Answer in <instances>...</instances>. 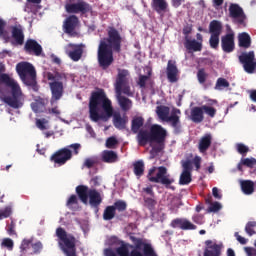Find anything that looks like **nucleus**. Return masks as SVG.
<instances>
[{"instance_id":"1","label":"nucleus","mask_w":256,"mask_h":256,"mask_svg":"<svg viewBox=\"0 0 256 256\" xmlns=\"http://www.w3.org/2000/svg\"><path fill=\"white\" fill-rule=\"evenodd\" d=\"M89 113L91 121H109L113 117V125L116 129L123 130L127 127V117H122L121 113L114 112L113 104L105 94L104 90L94 91L89 101Z\"/></svg>"},{"instance_id":"2","label":"nucleus","mask_w":256,"mask_h":256,"mask_svg":"<svg viewBox=\"0 0 256 256\" xmlns=\"http://www.w3.org/2000/svg\"><path fill=\"white\" fill-rule=\"evenodd\" d=\"M123 39L119 31L113 27L108 30V37L100 40L97 52L98 65L106 71V69L113 65L115 58L113 57V51L115 53H121V43Z\"/></svg>"},{"instance_id":"3","label":"nucleus","mask_w":256,"mask_h":256,"mask_svg":"<svg viewBox=\"0 0 256 256\" xmlns=\"http://www.w3.org/2000/svg\"><path fill=\"white\" fill-rule=\"evenodd\" d=\"M1 73H5V64L3 63H0V83L9 87L12 95L4 97V103L9 105V107H12V109H21V107H23V101H25L21 86H19V83L15 81V79L11 78L9 74Z\"/></svg>"},{"instance_id":"4","label":"nucleus","mask_w":256,"mask_h":256,"mask_svg":"<svg viewBox=\"0 0 256 256\" xmlns=\"http://www.w3.org/2000/svg\"><path fill=\"white\" fill-rule=\"evenodd\" d=\"M46 78L49 80L48 85L51 91L50 103L53 105L62 99L69 75L64 72H47Z\"/></svg>"},{"instance_id":"5","label":"nucleus","mask_w":256,"mask_h":256,"mask_svg":"<svg viewBox=\"0 0 256 256\" xmlns=\"http://www.w3.org/2000/svg\"><path fill=\"white\" fill-rule=\"evenodd\" d=\"M76 194L81 203L84 205L89 203L90 207L95 209L96 213H99V206L103 203V198L97 189H89V186L78 185L76 187Z\"/></svg>"},{"instance_id":"6","label":"nucleus","mask_w":256,"mask_h":256,"mask_svg":"<svg viewBox=\"0 0 256 256\" xmlns=\"http://www.w3.org/2000/svg\"><path fill=\"white\" fill-rule=\"evenodd\" d=\"M16 72L24 85L31 87L35 92L39 91V85H37V71L33 64L20 62L16 65Z\"/></svg>"},{"instance_id":"7","label":"nucleus","mask_w":256,"mask_h":256,"mask_svg":"<svg viewBox=\"0 0 256 256\" xmlns=\"http://www.w3.org/2000/svg\"><path fill=\"white\" fill-rule=\"evenodd\" d=\"M59 247L66 256H77L76 239L73 234H67L65 229L58 227L56 229Z\"/></svg>"},{"instance_id":"8","label":"nucleus","mask_w":256,"mask_h":256,"mask_svg":"<svg viewBox=\"0 0 256 256\" xmlns=\"http://www.w3.org/2000/svg\"><path fill=\"white\" fill-rule=\"evenodd\" d=\"M155 171H157V173L153 176ZM147 179L150 183H160V185H164L166 189H171V185L175 183V179L167 172V167L165 166L151 168L148 172Z\"/></svg>"},{"instance_id":"9","label":"nucleus","mask_w":256,"mask_h":256,"mask_svg":"<svg viewBox=\"0 0 256 256\" xmlns=\"http://www.w3.org/2000/svg\"><path fill=\"white\" fill-rule=\"evenodd\" d=\"M150 135L152 143H156L152 147L154 153H161L165 149V139H167V130L159 124H153L150 127Z\"/></svg>"},{"instance_id":"10","label":"nucleus","mask_w":256,"mask_h":256,"mask_svg":"<svg viewBox=\"0 0 256 256\" xmlns=\"http://www.w3.org/2000/svg\"><path fill=\"white\" fill-rule=\"evenodd\" d=\"M130 241L135 245V249L132 250L131 256H157L153 245L147 243V240L130 236Z\"/></svg>"},{"instance_id":"11","label":"nucleus","mask_w":256,"mask_h":256,"mask_svg":"<svg viewBox=\"0 0 256 256\" xmlns=\"http://www.w3.org/2000/svg\"><path fill=\"white\" fill-rule=\"evenodd\" d=\"M239 62L243 65V69L246 73L253 74L256 70V58L255 51L242 52L238 57Z\"/></svg>"},{"instance_id":"12","label":"nucleus","mask_w":256,"mask_h":256,"mask_svg":"<svg viewBox=\"0 0 256 256\" xmlns=\"http://www.w3.org/2000/svg\"><path fill=\"white\" fill-rule=\"evenodd\" d=\"M229 17L233 19V23L239 25V27H246L247 15H245V11L243 8L239 6V4H230L229 6Z\"/></svg>"},{"instance_id":"13","label":"nucleus","mask_w":256,"mask_h":256,"mask_svg":"<svg viewBox=\"0 0 256 256\" xmlns=\"http://www.w3.org/2000/svg\"><path fill=\"white\" fill-rule=\"evenodd\" d=\"M72 157L73 152L69 148H62L52 154L50 161L56 163V165H65L67 161H71Z\"/></svg>"},{"instance_id":"14","label":"nucleus","mask_w":256,"mask_h":256,"mask_svg":"<svg viewBox=\"0 0 256 256\" xmlns=\"http://www.w3.org/2000/svg\"><path fill=\"white\" fill-rule=\"evenodd\" d=\"M221 49L223 53L235 51V32L229 28V32L221 37Z\"/></svg>"},{"instance_id":"15","label":"nucleus","mask_w":256,"mask_h":256,"mask_svg":"<svg viewBox=\"0 0 256 256\" xmlns=\"http://www.w3.org/2000/svg\"><path fill=\"white\" fill-rule=\"evenodd\" d=\"M65 9L70 14L77 15L78 13H81L82 15H85L91 11V5L83 0H78L77 3L66 4Z\"/></svg>"},{"instance_id":"16","label":"nucleus","mask_w":256,"mask_h":256,"mask_svg":"<svg viewBox=\"0 0 256 256\" xmlns=\"http://www.w3.org/2000/svg\"><path fill=\"white\" fill-rule=\"evenodd\" d=\"M170 227L172 229H181L182 231H195L197 230V225L193 224L187 218H175L171 221Z\"/></svg>"},{"instance_id":"17","label":"nucleus","mask_w":256,"mask_h":256,"mask_svg":"<svg viewBox=\"0 0 256 256\" xmlns=\"http://www.w3.org/2000/svg\"><path fill=\"white\" fill-rule=\"evenodd\" d=\"M205 248L203 256H221L223 251V244H217L213 240H206L204 242Z\"/></svg>"},{"instance_id":"18","label":"nucleus","mask_w":256,"mask_h":256,"mask_svg":"<svg viewBox=\"0 0 256 256\" xmlns=\"http://www.w3.org/2000/svg\"><path fill=\"white\" fill-rule=\"evenodd\" d=\"M24 51L28 53V55H35L36 57H41L43 54V47L37 40L28 39L24 45Z\"/></svg>"},{"instance_id":"19","label":"nucleus","mask_w":256,"mask_h":256,"mask_svg":"<svg viewBox=\"0 0 256 256\" xmlns=\"http://www.w3.org/2000/svg\"><path fill=\"white\" fill-rule=\"evenodd\" d=\"M83 44H68V48L66 50V55L72 60V61H81V57H83Z\"/></svg>"},{"instance_id":"20","label":"nucleus","mask_w":256,"mask_h":256,"mask_svg":"<svg viewBox=\"0 0 256 256\" xmlns=\"http://www.w3.org/2000/svg\"><path fill=\"white\" fill-rule=\"evenodd\" d=\"M79 25V17L75 15H70L67 17L63 23V29L64 32L67 35H73L75 33V30L77 29V26Z\"/></svg>"},{"instance_id":"21","label":"nucleus","mask_w":256,"mask_h":256,"mask_svg":"<svg viewBox=\"0 0 256 256\" xmlns=\"http://www.w3.org/2000/svg\"><path fill=\"white\" fill-rule=\"evenodd\" d=\"M167 73V79L170 83H177L178 78L177 75H179V69H177V65L175 64V61L169 60L166 68Z\"/></svg>"},{"instance_id":"22","label":"nucleus","mask_w":256,"mask_h":256,"mask_svg":"<svg viewBox=\"0 0 256 256\" xmlns=\"http://www.w3.org/2000/svg\"><path fill=\"white\" fill-rule=\"evenodd\" d=\"M178 115H181V110L176 109L166 120L167 123H171V127H173L175 133H179L181 131V120Z\"/></svg>"},{"instance_id":"23","label":"nucleus","mask_w":256,"mask_h":256,"mask_svg":"<svg viewBox=\"0 0 256 256\" xmlns=\"http://www.w3.org/2000/svg\"><path fill=\"white\" fill-rule=\"evenodd\" d=\"M127 75H129V72L127 70L119 71L115 82L116 93H121V91H123V85H127Z\"/></svg>"},{"instance_id":"24","label":"nucleus","mask_w":256,"mask_h":256,"mask_svg":"<svg viewBox=\"0 0 256 256\" xmlns=\"http://www.w3.org/2000/svg\"><path fill=\"white\" fill-rule=\"evenodd\" d=\"M189 119L192 120L193 123H203L205 115L202 106L193 107L190 111Z\"/></svg>"},{"instance_id":"25","label":"nucleus","mask_w":256,"mask_h":256,"mask_svg":"<svg viewBox=\"0 0 256 256\" xmlns=\"http://www.w3.org/2000/svg\"><path fill=\"white\" fill-rule=\"evenodd\" d=\"M184 47L191 53L193 51L194 53H197V51L203 50V43L193 39H189V37H185Z\"/></svg>"},{"instance_id":"26","label":"nucleus","mask_w":256,"mask_h":256,"mask_svg":"<svg viewBox=\"0 0 256 256\" xmlns=\"http://www.w3.org/2000/svg\"><path fill=\"white\" fill-rule=\"evenodd\" d=\"M116 97L119 107L122 109V111H131L133 107V101L131 99L121 95V92H116Z\"/></svg>"},{"instance_id":"27","label":"nucleus","mask_w":256,"mask_h":256,"mask_svg":"<svg viewBox=\"0 0 256 256\" xmlns=\"http://www.w3.org/2000/svg\"><path fill=\"white\" fill-rule=\"evenodd\" d=\"M136 139L140 147H145V145H147L148 143H153V140L151 139V130L150 131L140 130L137 133Z\"/></svg>"},{"instance_id":"28","label":"nucleus","mask_w":256,"mask_h":256,"mask_svg":"<svg viewBox=\"0 0 256 256\" xmlns=\"http://www.w3.org/2000/svg\"><path fill=\"white\" fill-rule=\"evenodd\" d=\"M212 142H213V136L211 134L208 133L202 136L198 144V149L200 153H207V151L209 150V147H211Z\"/></svg>"},{"instance_id":"29","label":"nucleus","mask_w":256,"mask_h":256,"mask_svg":"<svg viewBox=\"0 0 256 256\" xmlns=\"http://www.w3.org/2000/svg\"><path fill=\"white\" fill-rule=\"evenodd\" d=\"M101 161L103 163H117L119 155L113 150H104L101 153Z\"/></svg>"},{"instance_id":"30","label":"nucleus","mask_w":256,"mask_h":256,"mask_svg":"<svg viewBox=\"0 0 256 256\" xmlns=\"http://www.w3.org/2000/svg\"><path fill=\"white\" fill-rule=\"evenodd\" d=\"M152 9L161 15V13H167L169 11V4L166 0H152Z\"/></svg>"},{"instance_id":"31","label":"nucleus","mask_w":256,"mask_h":256,"mask_svg":"<svg viewBox=\"0 0 256 256\" xmlns=\"http://www.w3.org/2000/svg\"><path fill=\"white\" fill-rule=\"evenodd\" d=\"M134 245V246H133ZM133 245L129 243L122 242V244L116 248V253L119 256H131L135 249V243L133 242Z\"/></svg>"},{"instance_id":"32","label":"nucleus","mask_w":256,"mask_h":256,"mask_svg":"<svg viewBox=\"0 0 256 256\" xmlns=\"http://www.w3.org/2000/svg\"><path fill=\"white\" fill-rule=\"evenodd\" d=\"M47 106V99L38 97L34 102L30 104V107L34 113H43Z\"/></svg>"},{"instance_id":"33","label":"nucleus","mask_w":256,"mask_h":256,"mask_svg":"<svg viewBox=\"0 0 256 256\" xmlns=\"http://www.w3.org/2000/svg\"><path fill=\"white\" fill-rule=\"evenodd\" d=\"M240 187L244 195H253L255 193V182L252 180H241Z\"/></svg>"},{"instance_id":"34","label":"nucleus","mask_w":256,"mask_h":256,"mask_svg":"<svg viewBox=\"0 0 256 256\" xmlns=\"http://www.w3.org/2000/svg\"><path fill=\"white\" fill-rule=\"evenodd\" d=\"M12 37L14 38L16 45H23V43H25V34L21 27H12Z\"/></svg>"},{"instance_id":"35","label":"nucleus","mask_w":256,"mask_h":256,"mask_svg":"<svg viewBox=\"0 0 256 256\" xmlns=\"http://www.w3.org/2000/svg\"><path fill=\"white\" fill-rule=\"evenodd\" d=\"M238 46L242 49L251 47V36L247 32H242L238 35Z\"/></svg>"},{"instance_id":"36","label":"nucleus","mask_w":256,"mask_h":256,"mask_svg":"<svg viewBox=\"0 0 256 256\" xmlns=\"http://www.w3.org/2000/svg\"><path fill=\"white\" fill-rule=\"evenodd\" d=\"M145 125V118L142 116H135L131 121V131L134 134L139 133L141 131V127Z\"/></svg>"},{"instance_id":"37","label":"nucleus","mask_w":256,"mask_h":256,"mask_svg":"<svg viewBox=\"0 0 256 256\" xmlns=\"http://www.w3.org/2000/svg\"><path fill=\"white\" fill-rule=\"evenodd\" d=\"M209 31L211 35H221L223 25L218 20H212L209 25Z\"/></svg>"},{"instance_id":"38","label":"nucleus","mask_w":256,"mask_h":256,"mask_svg":"<svg viewBox=\"0 0 256 256\" xmlns=\"http://www.w3.org/2000/svg\"><path fill=\"white\" fill-rule=\"evenodd\" d=\"M7 23L5 20L0 19V39H3L4 43H9L11 41V36L9 35V31L5 29Z\"/></svg>"},{"instance_id":"39","label":"nucleus","mask_w":256,"mask_h":256,"mask_svg":"<svg viewBox=\"0 0 256 256\" xmlns=\"http://www.w3.org/2000/svg\"><path fill=\"white\" fill-rule=\"evenodd\" d=\"M169 112H170V109L168 106L160 105L156 107V113L159 119H161L162 121H167V119L170 117Z\"/></svg>"},{"instance_id":"40","label":"nucleus","mask_w":256,"mask_h":256,"mask_svg":"<svg viewBox=\"0 0 256 256\" xmlns=\"http://www.w3.org/2000/svg\"><path fill=\"white\" fill-rule=\"evenodd\" d=\"M116 210H115V207L112 206H107L105 209H104V212H103V219L104 221H111L112 219H115V215H116Z\"/></svg>"},{"instance_id":"41","label":"nucleus","mask_w":256,"mask_h":256,"mask_svg":"<svg viewBox=\"0 0 256 256\" xmlns=\"http://www.w3.org/2000/svg\"><path fill=\"white\" fill-rule=\"evenodd\" d=\"M133 167L136 177H142V175L145 173V163H143L142 160H138L134 162Z\"/></svg>"},{"instance_id":"42","label":"nucleus","mask_w":256,"mask_h":256,"mask_svg":"<svg viewBox=\"0 0 256 256\" xmlns=\"http://www.w3.org/2000/svg\"><path fill=\"white\" fill-rule=\"evenodd\" d=\"M112 206L114 207L115 211H118V213L127 211V202L124 200H117Z\"/></svg>"},{"instance_id":"43","label":"nucleus","mask_w":256,"mask_h":256,"mask_svg":"<svg viewBox=\"0 0 256 256\" xmlns=\"http://www.w3.org/2000/svg\"><path fill=\"white\" fill-rule=\"evenodd\" d=\"M144 203H145V207H147V209H149L150 211H153V209H155V206L157 205V200L155 199V197H147L144 196Z\"/></svg>"},{"instance_id":"44","label":"nucleus","mask_w":256,"mask_h":256,"mask_svg":"<svg viewBox=\"0 0 256 256\" xmlns=\"http://www.w3.org/2000/svg\"><path fill=\"white\" fill-rule=\"evenodd\" d=\"M193 179L191 178V172H182L180 175V185H189Z\"/></svg>"},{"instance_id":"45","label":"nucleus","mask_w":256,"mask_h":256,"mask_svg":"<svg viewBox=\"0 0 256 256\" xmlns=\"http://www.w3.org/2000/svg\"><path fill=\"white\" fill-rule=\"evenodd\" d=\"M202 107V112H204L205 115H208L211 119L217 115V108L213 106H201Z\"/></svg>"},{"instance_id":"46","label":"nucleus","mask_w":256,"mask_h":256,"mask_svg":"<svg viewBox=\"0 0 256 256\" xmlns=\"http://www.w3.org/2000/svg\"><path fill=\"white\" fill-rule=\"evenodd\" d=\"M256 222L255 221H249L245 226V231L249 237H253V235H256L255 231Z\"/></svg>"},{"instance_id":"47","label":"nucleus","mask_w":256,"mask_h":256,"mask_svg":"<svg viewBox=\"0 0 256 256\" xmlns=\"http://www.w3.org/2000/svg\"><path fill=\"white\" fill-rule=\"evenodd\" d=\"M220 36L221 35H219V34H211L210 39H209L211 49H219V37Z\"/></svg>"},{"instance_id":"48","label":"nucleus","mask_w":256,"mask_h":256,"mask_svg":"<svg viewBox=\"0 0 256 256\" xmlns=\"http://www.w3.org/2000/svg\"><path fill=\"white\" fill-rule=\"evenodd\" d=\"M151 78V71L148 72V75H140L138 80V85L141 89H145L147 81Z\"/></svg>"},{"instance_id":"49","label":"nucleus","mask_w":256,"mask_h":256,"mask_svg":"<svg viewBox=\"0 0 256 256\" xmlns=\"http://www.w3.org/2000/svg\"><path fill=\"white\" fill-rule=\"evenodd\" d=\"M105 145L107 149H115V147L119 145V141L117 140V138H115V136H111L107 138Z\"/></svg>"},{"instance_id":"50","label":"nucleus","mask_w":256,"mask_h":256,"mask_svg":"<svg viewBox=\"0 0 256 256\" xmlns=\"http://www.w3.org/2000/svg\"><path fill=\"white\" fill-rule=\"evenodd\" d=\"M1 247H5L8 251H13V247H15V243L11 238H4L1 242Z\"/></svg>"},{"instance_id":"51","label":"nucleus","mask_w":256,"mask_h":256,"mask_svg":"<svg viewBox=\"0 0 256 256\" xmlns=\"http://www.w3.org/2000/svg\"><path fill=\"white\" fill-rule=\"evenodd\" d=\"M207 77H209V74H207L203 68L198 70L197 79L201 85L207 81Z\"/></svg>"},{"instance_id":"52","label":"nucleus","mask_w":256,"mask_h":256,"mask_svg":"<svg viewBox=\"0 0 256 256\" xmlns=\"http://www.w3.org/2000/svg\"><path fill=\"white\" fill-rule=\"evenodd\" d=\"M241 163L245 167H249L250 169H253L254 166L256 165V159L255 158H244V159H241Z\"/></svg>"},{"instance_id":"53","label":"nucleus","mask_w":256,"mask_h":256,"mask_svg":"<svg viewBox=\"0 0 256 256\" xmlns=\"http://www.w3.org/2000/svg\"><path fill=\"white\" fill-rule=\"evenodd\" d=\"M236 149L240 155H247V153H249V147L243 143H238Z\"/></svg>"},{"instance_id":"54","label":"nucleus","mask_w":256,"mask_h":256,"mask_svg":"<svg viewBox=\"0 0 256 256\" xmlns=\"http://www.w3.org/2000/svg\"><path fill=\"white\" fill-rule=\"evenodd\" d=\"M183 171L182 173H191L193 171V164L191 160H186L182 163Z\"/></svg>"},{"instance_id":"55","label":"nucleus","mask_w":256,"mask_h":256,"mask_svg":"<svg viewBox=\"0 0 256 256\" xmlns=\"http://www.w3.org/2000/svg\"><path fill=\"white\" fill-rule=\"evenodd\" d=\"M72 205H79V198L75 194H72L66 202L67 207H72Z\"/></svg>"},{"instance_id":"56","label":"nucleus","mask_w":256,"mask_h":256,"mask_svg":"<svg viewBox=\"0 0 256 256\" xmlns=\"http://www.w3.org/2000/svg\"><path fill=\"white\" fill-rule=\"evenodd\" d=\"M221 87H229V81H227V79L225 78H218L215 89H221Z\"/></svg>"},{"instance_id":"57","label":"nucleus","mask_w":256,"mask_h":256,"mask_svg":"<svg viewBox=\"0 0 256 256\" xmlns=\"http://www.w3.org/2000/svg\"><path fill=\"white\" fill-rule=\"evenodd\" d=\"M221 207V203L213 202L208 208V213H217V211H221Z\"/></svg>"},{"instance_id":"58","label":"nucleus","mask_w":256,"mask_h":256,"mask_svg":"<svg viewBox=\"0 0 256 256\" xmlns=\"http://www.w3.org/2000/svg\"><path fill=\"white\" fill-rule=\"evenodd\" d=\"M31 247L33 249L34 255H39V253H41L43 250V244L39 241L31 244Z\"/></svg>"},{"instance_id":"59","label":"nucleus","mask_w":256,"mask_h":256,"mask_svg":"<svg viewBox=\"0 0 256 256\" xmlns=\"http://www.w3.org/2000/svg\"><path fill=\"white\" fill-rule=\"evenodd\" d=\"M193 223H196V225H203L205 223L204 217L201 214H194L192 216Z\"/></svg>"},{"instance_id":"60","label":"nucleus","mask_w":256,"mask_h":256,"mask_svg":"<svg viewBox=\"0 0 256 256\" xmlns=\"http://www.w3.org/2000/svg\"><path fill=\"white\" fill-rule=\"evenodd\" d=\"M11 213H13L11 210V207H6L4 210H1L0 211V220L7 219V217H11Z\"/></svg>"},{"instance_id":"61","label":"nucleus","mask_w":256,"mask_h":256,"mask_svg":"<svg viewBox=\"0 0 256 256\" xmlns=\"http://www.w3.org/2000/svg\"><path fill=\"white\" fill-rule=\"evenodd\" d=\"M127 95V97H133V92H131V87L129 84H124L122 86L121 94Z\"/></svg>"},{"instance_id":"62","label":"nucleus","mask_w":256,"mask_h":256,"mask_svg":"<svg viewBox=\"0 0 256 256\" xmlns=\"http://www.w3.org/2000/svg\"><path fill=\"white\" fill-rule=\"evenodd\" d=\"M30 245H31V240L24 239L20 246L22 253H25V251L28 250Z\"/></svg>"},{"instance_id":"63","label":"nucleus","mask_w":256,"mask_h":256,"mask_svg":"<svg viewBox=\"0 0 256 256\" xmlns=\"http://www.w3.org/2000/svg\"><path fill=\"white\" fill-rule=\"evenodd\" d=\"M15 227V222L12 220L7 227V232L9 235H17V232H15Z\"/></svg>"},{"instance_id":"64","label":"nucleus","mask_w":256,"mask_h":256,"mask_svg":"<svg viewBox=\"0 0 256 256\" xmlns=\"http://www.w3.org/2000/svg\"><path fill=\"white\" fill-rule=\"evenodd\" d=\"M244 251L247 256H256V249L253 247H245Z\"/></svg>"}]
</instances>
